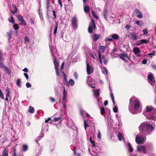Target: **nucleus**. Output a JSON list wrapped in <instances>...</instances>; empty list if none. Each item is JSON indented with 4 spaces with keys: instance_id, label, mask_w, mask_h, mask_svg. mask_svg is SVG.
Listing matches in <instances>:
<instances>
[{
    "instance_id": "nucleus-1",
    "label": "nucleus",
    "mask_w": 156,
    "mask_h": 156,
    "mask_svg": "<svg viewBox=\"0 0 156 156\" xmlns=\"http://www.w3.org/2000/svg\"><path fill=\"white\" fill-rule=\"evenodd\" d=\"M154 129L152 125L148 124L146 122L142 123L139 127L140 133L137 135V144H143L146 141V137L144 135H148L151 133Z\"/></svg>"
},
{
    "instance_id": "nucleus-2",
    "label": "nucleus",
    "mask_w": 156,
    "mask_h": 156,
    "mask_svg": "<svg viewBox=\"0 0 156 156\" xmlns=\"http://www.w3.org/2000/svg\"><path fill=\"white\" fill-rule=\"evenodd\" d=\"M156 110L151 105H147L146 109V112L143 113V115L148 119H151L154 121L156 120V115L155 112Z\"/></svg>"
},
{
    "instance_id": "nucleus-3",
    "label": "nucleus",
    "mask_w": 156,
    "mask_h": 156,
    "mask_svg": "<svg viewBox=\"0 0 156 156\" xmlns=\"http://www.w3.org/2000/svg\"><path fill=\"white\" fill-rule=\"evenodd\" d=\"M129 109L132 114H135L136 113V97L133 96L130 99Z\"/></svg>"
},
{
    "instance_id": "nucleus-4",
    "label": "nucleus",
    "mask_w": 156,
    "mask_h": 156,
    "mask_svg": "<svg viewBox=\"0 0 156 156\" xmlns=\"http://www.w3.org/2000/svg\"><path fill=\"white\" fill-rule=\"evenodd\" d=\"M96 28L94 20L92 19L90 23L89 26L88 28V31L90 33H93V30L95 29Z\"/></svg>"
},
{
    "instance_id": "nucleus-5",
    "label": "nucleus",
    "mask_w": 156,
    "mask_h": 156,
    "mask_svg": "<svg viewBox=\"0 0 156 156\" xmlns=\"http://www.w3.org/2000/svg\"><path fill=\"white\" fill-rule=\"evenodd\" d=\"M78 19L76 16H74L72 19L71 22L73 29L76 30L77 29Z\"/></svg>"
},
{
    "instance_id": "nucleus-6",
    "label": "nucleus",
    "mask_w": 156,
    "mask_h": 156,
    "mask_svg": "<svg viewBox=\"0 0 156 156\" xmlns=\"http://www.w3.org/2000/svg\"><path fill=\"white\" fill-rule=\"evenodd\" d=\"M137 151L146 154L147 152V147L144 145H138L137 146Z\"/></svg>"
},
{
    "instance_id": "nucleus-7",
    "label": "nucleus",
    "mask_w": 156,
    "mask_h": 156,
    "mask_svg": "<svg viewBox=\"0 0 156 156\" xmlns=\"http://www.w3.org/2000/svg\"><path fill=\"white\" fill-rule=\"evenodd\" d=\"M148 76V82L151 84L152 86L154 85L155 82L154 76L152 73H149Z\"/></svg>"
},
{
    "instance_id": "nucleus-8",
    "label": "nucleus",
    "mask_w": 156,
    "mask_h": 156,
    "mask_svg": "<svg viewBox=\"0 0 156 156\" xmlns=\"http://www.w3.org/2000/svg\"><path fill=\"white\" fill-rule=\"evenodd\" d=\"M87 70L88 74L89 75L94 72V69L92 66H90L88 64H87Z\"/></svg>"
},
{
    "instance_id": "nucleus-9",
    "label": "nucleus",
    "mask_w": 156,
    "mask_h": 156,
    "mask_svg": "<svg viewBox=\"0 0 156 156\" xmlns=\"http://www.w3.org/2000/svg\"><path fill=\"white\" fill-rule=\"evenodd\" d=\"M110 37H112L113 41L118 40L119 38V36L117 34H114L109 36Z\"/></svg>"
},
{
    "instance_id": "nucleus-10",
    "label": "nucleus",
    "mask_w": 156,
    "mask_h": 156,
    "mask_svg": "<svg viewBox=\"0 0 156 156\" xmlns=\"http://www.w3.org/2000/svg\"><path fill=\"white\" fill-rule=\"evenodd\" d=\"M118 55L121 59L125 61L126 60V58H129L127 54L125 53H121Z\"/></svg>"
},
{
    "instance_id": "nucleus-11",
    "label": "nucleus",
    "mask_w": 156,
    "mask_h": 156,
    "mask_svg": "<svg viewBox=\"0 0 156 156\" xmlns=\"http://www.w3.org/2000/svg\"><path fill=\"white\" fill-rule=\"evenodd\" d=\"M100 90L99 89H95L93 90H94V96L97 98L99 97L100 95L99 91Z\"/></svg>"
},
{
    "instance_id": "nucleus-12",
    "label": "nucleus",
    "mask_w": 156,
    "mask_h": 156,
    "mask_svg": "<svg viewBox=\"0 0 156 156\" xmlns=\"http://www.w3.org/2000/svg\"><path fill=\"white\" fill-rule=\"evenodd\" d=\"M142 111V107L140 105L139 101L137 100V113L140 112Z\"/></svg>"
},
{
    "instance_id": "nucleus-13",
    "label": "nucleus",
    "mask_w": 156,
    "mask_h": 156,
    "mask_svg": "<svg viewBox=\"0 0 156 156\" xmlns=\"http://www.w3.org/2000/svg\"><path fill=\"white\" fill-rule=\"evenodd\" d=\"M106 121L109 127H111L112 126L113 122L112 120L110 118L107 117L106 119Z\"/></svg>"
},
{
    "instance_id": "nucleus-14",
    "label": "nucleus",
    "mask_w": 156,
    "mask_h": 156,
    "mask_svg": "<svg viewBox=\"0 0 156 156\" xmlns=\"http://www.w3.org/2000/svg\"><path fill=\"white\" fill-rule=\"evenodd\" d=\"M108 11L107 9H106L103 11V16L105 20L108 21Z\"/></svg>"
},
{
    "instance_id": "nucleus-15",
    "label": "nucleus",
    "mask_w": 156,
    "mask_h": 156,
    "mask_svg": "<svg viewBox=\"0 0 156 156\" xmlns=\"http://www.w3.org/2000/svg\"><path fill=\"white\" fill-rule=\"evenodd\" d=\"M63 75L64 76L63 83L66 84V86H69V83L67 80L66 76L63 72Z\"/></svg>"
},
{
    "instance_id": "nucleus-16",
    "label": "nucleus",
    "mask_w": 156,
    "mask_h": 156,
    "mask_svg": "<svg viewBox=\"0 0 156 156\" xmlns=\"http://www.w3.org/2000/svg\"><path fill=\"white\" fill-rule=\"evenodd\" d=\"M149 43V41L147 40H141L139 42H137V45H140L142 44H147Z\"/></svg>"
},
{
    "instance_id": "nucleus-17",
    "label": "nucleus",
    "mask_w": 156,
    "mask_h": 156,
    "mask_svg": "<svg viewBox=\"0 0 156 156\" xmlns=\"http://www.w3.org/2000/svg\"><path fill=\"white\" fill-rule=\"evenodd\" d=\"M117 137L118 138L119 140V141L122 140L123 139V134L122 133H121L119 132H118V134H117Z\"/></svg>"
},
{
    "instance_id": "nucleus-18",
    "label": "nucleus",
    "mask_w": 156,
    "mask_h": 156,
    "mask_svg": "<svg viewBox=\"0 0 156 156\" xmlns=\"http://www.w3.org/2000/svg\"><path fill=\"white\" fill-rule=\"evenodd\" d=\"M127 147L128 150L129 152H132L133 151V149L132 148V145L130 143H128Z\"/></svg>"
},
{
    "instance_id": "nucleus-19",
    "label": "nucleus",
    "mask_w": 156,
    "mask_h": 156,
    "mask_svg": "<svg viewBox=\"0 0 156 156\" xmlns=\"http://www.w3.org/2000/svg\"><path fill=\"white\" fill-rule=\"evenodd\" d=\"M143 17V13L137 9V17L139 18H142Z\"/></svg>"
},
{
    "instance_id": "nucleus-20",
    "label": "nucleus",
    "mask_w": 156,
    "mask_h": 156,
    "mask_svg": "<svg viewBox=\"0 0 156 156\" xmlns=\"http://www.w3.org/2000/svg\"><path fill=\"white\" fill-rule=\"evenodd\" d=\"M99 148V147L96 145L92 147L93 150L95 153H98L99 152V151L97 149V148L98 149Z\"/></svg>"
},
{
    "instance_id": "nucleus-21",
    "label": "nucleus",
    "mask_w": 156,
    "mask_h": 156,
    "mask_svg": "<svg viewBox=\"0 0 156 156\" xmlns=\"http://www.w3.org/2000/svg\"><path fill=\"white\" fill-rule=\"evenodd\" d=\"M100 37L99 34H95L93 36V41H96Z\"/></svg>"
},
{
    "instance_id": "nucleus-22",
    "label": "nucleus",
    "mask_w": 156,
    "mask_h": 156,
    "mask_svg": "<svg viewBox=\"0 0 156 156\" xmlns=\"http://www.w3.org/2000/svg\"><path fill=\"white\" fill-rule=\"evenodd\" d=\"M66 94L65 93V89L64 88V90L62 94V102H64L66 99Z\"/></svg>"
},
{
    "instance_id": "nucleus-23",
    "label": "nucleus",
    "mask_w": 156,
    "mask_h": 156,
    "mask_svg": "<svg viewBox=\"0 0 156 156\" xmlns=\"http://www.w3.org/2000/svg\"><path fill=\"white\" fill-rule=\"evenodd\" d=\"M12 31L11 30H10L9 32H7L6 33L8 37V40H9L12 37Z\"/></svg>"
},
{
    "instance_id": "nucleus-24",
    "label": "nucleus",
    "mask_w": 156,
    "mask_h": 156,
    "mask_svg": "<svg viewBox=\"0 0 156 156\" xmlns=\"http://www.w3.org/2000/svg\"><path fill=\"white\" fill-rule=\"evenodd\" d=\"M3 70L7 73L9 75L11 73V70L7 66L5 67L3 69Z\"/></svg>"
},
{
    "instance_id": "nucleus-25",
    "label": "nucleus",
    "mask_w": 156,
    "mask_h": 156,
    "mask_svg": "<svg viewBox=\"0 0 156 156\" xmlns=\"http://www.w3.org/2000/svg\"><path fill=\"white\" fill-rule=\"evenodd\" d=\"M28 112L29 113H33L34 112V108L31 106H30L29 107Z\"/></svg>"
},
{
    "instance_id": "nucleus-26",
    "label": "nucleus",
    "mask_w": 156,
    "mask_h": 156,
    "mask_svg": "<svg viewBox=\"0 0 156 156\" xmlns=\"http://www.w3.org/2000/svg\"><path fill=\"white\" fill-rule=\"evenodd\" d=\"M105 41L106 43H109L113 41L112 37H105Z\"/></svg>"
},
{
    "instance_id": "nucleus-27",
    "label": "nucleus",
    "mask_w": 156,
    "mask_h": 156,
    "mask_svg": "<svg viewBox=\"0 0 156 156\" xmlns=\"http://www.w3.org/2000/svg\"><path fill=\"white\" fill-rule=\"evenodd\" d=\"M98 58L99 59V62L100 63L102 64V61L101 59V55L100 51H98Z\"/></svg>"
},
{
    "instance_id": "nucleus-28",
    "label": "nucleus",
    "mask_w": 156,
    "mask_h": 156,
    "mask_svg": "<svg viewBox=\"0 0 156 156\" xmlns=\"http://www.w3.org/2000/svg\"><path fill=\"white\" fill-rule=\"evenodd\" d=\"M106 47L105 46H103L102 45H101L100 46L99 48L100 49L101 52L103 53L104 52Z\"/></svg>"
},
{
    "instance_id": "nucleus-29",
    "label": "nucleus",
    "mask_w": 156,
    "mask_h": 156,
    "mask_svg": "<svg viewBox=\"0 0 156 156\" xmlns=\"http://www.w3.org/2000/svg\"><path fill=\"white\" fill-rule=\"evenodd\" d=\"M130 35L133 40H136V36L134 33H130Z\"/></svg>"
},
{
    "instance_id": "nucleus-30",
    "label": "nucleus",
    "mask_w": 156,
    "mask_h": 156,
    "mask_svg": "<svg viewBox=\"0 0 156 156\" xmlns=\"http://www.w3.org/2000/svg\"><path fill=\"white\" fill-rule=\"evenodd\" d=\"M68 83L69 85L70 84L71 86H73L75 82L73 80L70 79L69 80Z\"/></svg>"
},
{
    "instance_id": "nucleus-31",
    "label": "nucleus",
    "mask_w": 156,
    "mask_h": 156,
    "mask_svg": "<svg viewBox=\"0 0 156 156\" xmlns=\"http://www.w3.org/2000/svg\"><path fill=\"white\" fill-rule=\"evenodd\" d=\"M6 92V96L9 97L10 95V90L9 89V88L7 87L5 90Z\"/></svg>"
},
{
    "instance_id": "nucleus-32",
    "label": "nucleus",
    "mask_w": 156,
    "mask_h": 156,
    "mask_svg": "<svg viewBox=\"0 0 156 156\" xmlns=\"http://www.w3.org/2000/svg\"><path fill=\"white\" fill-rule=\"evenodd\" d=\"M84 12H89L90 11V8L88 6H85L84 8Z\"/></svg>"
},
{
    "instance_id": "nucleus-33",
    "label": "nucleus",
    "mask_w": 156,
    "mask_h": 156,
    "mask_svg": "<svg viewBox=\"0 0 156 156\" xmlns=\"http://www.w3.org/2000/svg\"><path fill=\"white\" fill-rule=\"evenodd\" d=\"M102 59L103 60V63H104L105 65H106L108 62V60L107 59L105 58L104 56H102Z\"/></svg>"
},
{
    "instance_id": "nucleus-34",
    "label": "nucleus",
    "mask_w": 156,
    "mask_h": 156,
    "mask_svg": "<svg viewBox=\"0 0 156 156\" xmlns=\"http://www.w3.org/2000/svg\"><path fill=\"white\" fill-rule=\"evenodd\" d=\"M20 79H18L16 82V84L17 86L19 87H21V86L20 84Z\"/></svg>"
},
{
    "instance_id": "nucleus-35",
    "label": "nucleus",
    "mask_w": 156,
    "mask_h": 156,
    "mask_svg": "<svg viewBox=\"0 0 156 156\" xmlns=\"http://www.w3.org/2000/svg\"><path fill=\"white\" fill-rule=\"evenodd\" d=\"M17 8L14 5V10L13 11L12 10L11 12L12 14H14L16 13L17 12Z\"/></svg>"
},
{
    "instance_id": "nucleus-36",
    "label": "nucleus",
    "mask_w": 156,
    "mask_h": 156,
    "mask_svg": "<svg viewBox=\"0 0 156 156\" xmlns=\"http://www.w3.org/2000/svg\"><path fill=\"white\" fill-rule=\"evenodd\" d=\"M3 61L0 62V67H1L3 69L6 66L3 63Z\"/></svg>"
},
{
    "instance_id": "nucleus-37",
    "label": "nucleus",
    "mask_w": 156,
    "mask_h": 156,
    "mask_svg": "<svg viewBox=\"0 0 156 156\" xmlns=\"http://www.w3.org/2000/svg\"><path fill=\"white\" fill-rule=\"evenodd\" d=\"M13 28L15 30H17L19 29V27L17 23H15L13 26Z\"/></svg>"
},
{
    "instance_id": "nucleus-38",
    "label": "nucleus",
    "mask_w": 156,
    "mask_h": 156,
    "mask_svg": "<svg viewBox=\"0 0 156 156\" xmlns=\"http://www.w3.org/2000/svg\"><path fill=\"white\" fill-rule=\"evenodd\" d=\"M46 9L47 11H48L49 9V0H46Z\"/></svg>"
},
{
    "instance_id": "nucleus-39",
    "label": "nucleus",
    "mask_w": 156,
    "mask_h": 156,
    "mask_svg": "<svg viewBox=\"0 0 156 156\" xmlns=\"http://www.w3.org/2000/svg\"><path fill=\"white\" fill-rule=\"evenodd\" d=\"M23 151H26L28 150V147L26 145H25L23 146Z\"/></svg>"
},
{
    "instance_id": "nucleus-40",
    "label": "nucleus",
    "mask_w": 156,
    "mask_h": 156,
    "mask_svg": "<svg viewBox=\"0 0 156 156\" xmlns=\"http://www.w3.org/2000/svg\"><path fill=\"white\" fill-rule=\"evenodd\" d=\"M102 72L103 73L105 74V73L107 75L108 74V70L106 69V68H104L102 69Z\"/></svg>"
},
{
    "instance_id": "nucleus-41",
    "label": "nucleus",
    "mask_w": 156,
    "mask_h": 156,
    "mask_svg": "<svg viewBox=\"0 0 156 156\" xmlns=\"http://www.w3.org/2000/svg\"><path fill=\"white\" fill-rule=\"evenodd\" d=\"M141 55V51L139 48L137 47V56H139Z\"/></svg>"
},
{
    "instance_id": "nucleus-42",
    "label": "nucleus",
    "mask_w": 156,
    "mask_h": 156,
    "mask_svg": "<svg viewBox=\"0 0 156 156\" xmlns=\"http://www.w3.org/2000/svg\"><path fill=\"white\" fill-rule=\"evenodd\" d=\"M92 14L93 16L95 18L98 19V17L97 15L96 14V13L94 12V11H92Z\"/></svg>"
},
{
    "instance_id": "nucleus-43",
    "label": "nucleus",
    "mask_w": 156,
    "mask_h": 156,
    "mask_svg": "<svg viewBox=\"0 0 156 156\" xmlns=\"http://www.w3.org/2000/svg\"><path fill=\"white\" fill-rule=\"evenodd\" d=\"M143 24V23L142 21H137V25L140 26H142Z\"/></svg>"
},
{
    "instance_id": "nucleus-44",
    "label": "nucleus",
    "mask_w": 156,
    "mask_h": 156,
    "mask_svg": "<svg viewBox=\"0 0 156 156\" xmlns=\"http://www.w3.org/2000/svg\"><path fill=\"white\" fill-rule=\"evenodd\" d=\"M84 126L85 130L86 129L87 127L89 126L85 120H84Z\"/></svg>"
},
{
    "instance_id": "nucleus-45",
    "label": "nucleus",
    "mask_w": 156,
    "mask_h": 156,
    "mask_svg": "<svg viewBox=\"0 0 156 156\" xmlns=\"http://www.w3.org/2000/svg\"><path fill=\"white\" fill-rule=\"evenodd\" d=\"M0 98H1L2 99H4V94L3 93H2V91L0 89Z\"/></svg>"
},
{
    "instance_id": "nucleus-46",
    "label": "nucleus",
    "mask_w": 156,
    "mask_h": 156,
    "mask_svg": "<svg viewBox=\"0 0 156 156\" xmlns=\"http://www.w3.org/2000/svg\"><path fill=\"white\" fill-rule=\"evenodd\" d=\"M18 19L20 22L23 19L22 16L20 15H19L18 17Z\"/></svg>"
},
{
    "instance_id": "nucleus-47",
    "label": "nucleus",
    "mask_w": 156,
    "mask_h": 156,
    "mask_svg": "<svg viewBox=\"0 0 156 156\" xmlns=\"http://www.w3.org/2000/svg\"><path fill=\"white\" fill-rule=\"evenodd\" d=\"M113 111L115 113H116L118 112V108H117L116 106H115L113 108Z\"/></svg>"
},
{
    "instance_id": "nucleus-48",
    "label": "nucleus",
    "mask_w": 156,
    "mask_h": 156,
    "mask_svg": "<svg viewBox=\"0 0 156 156\" xmlns=\"http://www.w3.org/2000/svg\"><path fill=\"white\" fill-rule=\"evenodd\" d=\"M98 138L99 139H101V134L99 130L98 131Z\"/></svg>"
},
{
    "instance_id": "nucleus-49",
    "label": "nucleus",
    "mask_w": 156,
    "mask_h": 156,
    "mask_svg": "<svg viewBox=\"0 0 156 156\" xmlns=\"http://www.w3.org/2000/svg\"><path fill=\"white\" fill-rule=\"evenodd\" d=\"M24 40L26 42L29 43L30 41V40L27 37H24Z\"/></svg>"
},
{
    "instance_id": "nucleus-50",
    "label": "nucleus",
    "mask_w": 156,
    "mask_h": 156,
    "mask_svg": "<svg viewBox=\"0 0 156 156\" xmlns=\"http://www.w3.org/2000/svg\"><path fill=\"white\" fill-rule=\"evenodd\" d=\"M101 112L102 114H104L105 113V109L103 107H102L101 108Z\"/></svg>"
},
{
    "instance_id": "nucleus-51",
    "label": "nucleus",
    "mask_w": 156,
    "mask_h": 156,
    "mask_svg": "<svg viewBox=\"0 0 156 156\" xmlns=\"http://www.w3.org/2000/svg\"><path fill=\"white\" fill-rule=\"evenodd\" d=\"M8 155V152H6L5 151H4L2 153V155L1 156H7Z\"/></svg>"
},
{
    "instance_id": "nucleus-52",
    "label": "nucleus",
    "mask_w": 156,
    "mask_h": 156,
    "mask_svg": "<svg viewBox=\"0 0 156 156\" xmlns=\"http://www.w3.org/2000/svg\"><path fill=\"white\" fill-rule=\"evenodd\" d=\"M61 119V117H55L54 118L53 120L55 122L58 121Z\"/></svg>"
},
{
    "instance_id": "nucleus-53",
    "label": "nucleus",
    "mask_w": 156,
    "mask_h": 156,
    "mask_svg": "<svg viewBox=\"0 0 156 156\" xmlns=\"http://www.w3.org/2000/svg\"><path fill=\"white\" fill-rule=\"evenodd\" d=\"M53 62L55 65H59L58 62L57 61L56 58L55 57L54 58V60L53 61Z\"/></svg>"
},
{
    "instance_id": "nucleus-54",
    "label": "nucleus",
    "mask_w": 156,
    "mask_h": 156,
    "mask_svg": "<svg viewBox=\"0 0 156 156\" xmlns=\"http://www.w3.org/2000/svg\"><path fill=\"white\" fill-rule=\"evenodd\" d=\"M57 28H58V25L57 24L56 25V27L54 29V34H56L57 33Z\"/></svg>"
},
{
    "instance_id": "nucleus-55",
    "label": "nucleus",
    "mask_w": 156,
    "mask_h": 156,
    "mask_svg": "<svg viewBox=\"0 0 156 156\" xmlns=\"http://www.w3.org/2000/svg\"><path fill=\"white\" fill-rule=\"evenodd\" d=\"M2 61H3V55L1 51L0 50V62Z\"/></svg>"
},
{
    "instance_id": "nucleus-56",
    "label": "nucleus",
    "mask_w": 156,
    "mask_h": 156,
    "mask_svg": "<svg viewBox=\"0 0 156 156\" xmlns=\"http://www.w3.org/2000/svg\"><path fill=\"white\" fill-rule=\"evenodd\" d=\"M155 52L154 51L152 53H150L148 54V55L149 56H150L151 57H152V56L154 55H155Z\"/></svg>"
},
{
    "instance_id": "nucleus-57",
    "label": "nucleus",
    "mask_w": 156,
    "mask_h": 156,
    "mask_svg": "<svg viewBox=\"0 0 156 156\" xmlns=\"http://www.w3.org/2000/svg\"><path fill=\"white\" fill-rule=\"evenodd\" d=\"M20 22L22 23L24 25L26 26L27 25V23L26 21L24 20V19H23Z\"/></svg>"
},
{
    "instance_id": "nucleus-58",
    "label": "nucleus",
    "mask_w": 156,
    "mask_h": 156,
    "mask_svg": "<svg viewBox=\"0 0 156 156\" xmlns=\"http://www.w3.org/2000/svg\"><path fill=\"white\" fill-rule=\"evenodd\" d=\"M49 99L50 101L52 103L55 102V100L54 98H52L51 97H49Z\"/></svg>"
},
{
    "instance_id": "nucleus-59",
    "label": "nucleus",
    "mask_w": 156,
    "mask_h": 156,
    "mask_svg": "<svg viewBox=\"0 0 156 156\" xmlns=\"http://www.w3.org/2000/svg\"><path fill=\"white\" fill-rule=\"evenodd\" d=\"M26 85L27 88H30L31 87V85L28 82L27 83Z\"/></svg>"
},
{
    "instance_id": "nucleus-60",
    "label": "nucleus",
    "mask_w": 156,
    "mask_h": 156,
    "mask_svg": "<svg viewBox=\"0 0 156 156\" xmlns=\"http://www.w3.org/2000/svg\"><path fill=\"white\" fill-rule=\"evenodd\" d=\"M110 94L112 100H114V97L113 94L112 92L110 93Z\"/></svg>"
},
{
    "instance_id": "nucleus-61",
    "label": "nucleus",
    "mask_w": 156,
    "mask_h": 156,
    "mask_svg": "<svg viewBox=\"0 0 156 156\" xmlns=\"http://www.w3.org/2000/svg\"><path fill=\"white\" fill-rule=\"evenodd\" d=\"M24 76L25 77V78L27 79L28 80V74L26 73H23Z\"/></svg>"
},
{
    "instance_id": "nucleus-62",
    "label": "nucleus",
    "mask_w": 156,
    "mask_h": 156,
    "mask_svg": "<svg viewBox=\"0 0 156 156\" xmlns=\"http://www.w3.org/2000/svg\"><path fill=\"white\" fill-rule=\"evenodd\" d=\"M143 31L144 33L145 34H147L148 33V30H147V29H146L143 30Z\"/></svg>"
},
{
    "instance_id": "nucleus-63",
    "label": "nucleus",
    "mask_w": 156,
    "mask_h": 156,
    "mask_svg": "<svg viewBox=\"0 0 156 156\" xmlns=\"http://www.w3.org/2000/svg\"><path fill=\"white\" fill-rule=\"evenodd\" d=\"M62 105L63 106V109H66L67 108L66 105L65 103H64V102H62Z\"/></svg>"
},
{
    "instance_id": "nucleus-64",
    "label": "nucleus",
    "mask_w": 156,
    "mask_h": 156,
    "mask_svg": "<svg viewBox=\"0 0 156 156\" xmlns=\"http://www.w3.org/2000/svg\"><path fill=\"white\" fill-rule=\"evenodd\" d=\"M86 112L83 110H81L80 111V113L81 115L83 116V115H84L85 113H86Z\"/></svg>"
}]
</instances>
